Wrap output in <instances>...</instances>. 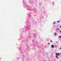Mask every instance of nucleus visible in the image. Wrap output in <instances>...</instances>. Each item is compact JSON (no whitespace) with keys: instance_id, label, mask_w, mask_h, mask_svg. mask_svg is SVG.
Listing matches in <instances>:
<instances>
[{"instance_id":"nucleus-1","label":"nucleus","mask_w":61,"mask_h":61,"mask_svg":"<svg viewBox=\"0 0 61 61\" xmlns=\"http://www.w3.org/2000/svg\"><path fill=\"white\" fill-rule=\"evenodd\" d=\"M60 55V54H59V53H56V58H57V59H58V57L57 56H59V55Z\"/></svg>"},{"instance_id":"nucleus-2","label":"nucleus","mask_w":61,"mask_h":61,"mask_svg":"<svg viewBox=\"0 0 61 61\" xmlns=\"http://www.w3.org/2000/svg\"><path fill=\"white\" fill-rule=\"evenodd\" d=\"M51 46V47H52V48H53V47H54V46L53 45H52Z\"/></svg>"},{"instance_id":"nucleus-3","label":"nucleus","mask_w":61,"mask_h":61,"mask_svg":"<svg viewBox=\"0 0 61 61\" xmlns=\"http://www.w3.org/2000/svg\"><path fill=\"white\" fill-rule=\"evenodd\" d=\"M55 35H57V34H56V32L55 33Z\"/></svg>"},{"instance_id":"nucleus-4","label":"nucleus","mask_w":61,"mask_h":61,"mask_svg":"<svg viewBox=\"0 0 61 61\" xmlns=\"http://www.w3.org/2000/svg\"><path fill=\"white\" fill-rule=\"evenodd\" d=\"M60 22V21H57V23H59Z\"/></svg>"},{"instance_id":"nucleus-5","label":"nucleus","mask_w":61,"mask_h":61,"mask_svg":"<svg viewBox=\"0 0 61 61\" xmlns=\"http://www.w3.org/2000/svg\"><path fill=\"white\" fill-rule=\"evenodd\" d=\"M55 23H56V22H54L53 23V24H55Z\"/></svg>"},{"instance_id":"nucleus-6","label":"nucleus","mask_w":61,"mask_h":61,"mask_svg":"<svg viewBox=\"0 0 61 61\" xmlns=\"http://www.w3.org/2000/svg\"><path fill=\"white\" fill-rule=\"evenodd\" d=\"M48 45H50V43H48Z\"/></svg>"},{"instance_id":"nucleus-7","label":"nucleus","mask_w":61,"mask_h":61,"mask_svg":"<svg viewBox=\"0 0 61 61\" xmlns=\"http://www.w3.org/2000/svg\"><path fill=\"white\" fill-rule=\"evenodd\" d=\"M57 30H60V29H58V28H57Z\"/></svg>"},{"instance_id":"nucleus-8","label":"nucleus","mask_w":61,"mask_h":61,"mask_svg":"<svg viewBox=\"0 0 61 61\" xmlns=\"http://www.w3.org/2000/svg\"><path fill=\"white\" fill-rule=\"evenodd\" d=\"M59 37L60 38H61V36H60Z\"/></svg>"},{"instance_id":"nucleus-9","label":"nucleus","mask_w":61,"mask_h":61,"mask_svg":"<svg viewBox=\"0 0 61 61\" xmlns=\"http://www.w3.org/2000/svg\"><path fill=\"white\" fill-rule=\"evenodd\" d=\"M55 47H56V46L55 45Z\"/></svg>"},{"instance_id":"nucleus-10","label":"nucleus","mask_w":61,"mask_h":61,"mask_svg":"<svg viewBox=\"0 0 61 61\" xmlns=\"http://www.w3.org/2000/svg\"><path fill=\"white\" fill-rule=\"evenodd\" d=\"M60 32H61V30H59Z\"/></svg>"},{"instance_id":"nucleus-11","label":"nucleus","mask_w":61,"mask_h":61,"mask_svg":"<svg viewBox=\"0 0 61 61\" xmlns=\"http://www.w3.org/2000/svg\"><path fill=\"white\" fill-rule=\"evenodd\" d=\"M61 49V47H60V48H59V49Z\"/></svg>"},{"instance_id":"nucleus-12","label":"nucleus","mask_w":61,"mask_h":61,"mask_svg":"<svg viewBox=\"0 0 61 61\" xmlns=\"http://www.w3.org/2000/svg\"><path fill=\"white\" fill-rule=\"evenodd\" d=\"M51 42H52V41H51Z\"/></svg>"},{"instance_id":"nucleus-13","label":"nucleus","mask_w":61,"mask_h":61,"mask_svg":"<svg viewBox=\"0 0 61 61\" xmlns=\"http://www.w3.org/2000/svg\"><path fill=\"white\" fill-rule=\"evenodd\" d=\"M60 28H61V26H60Z\"/></svg>"},{"instance_id":"nucleus-14","label":"nucleus","mask_w":61,"mask_h":61,"mask_svg":"<svg viewBox=\"0 0 61 61\" xmlns=\"http://www.w3.org/2000/svg\"><path fill=\"white\" fill-rule=\"evenodd\" d=\"M56 43H57V42H56Z\"/></svg>"},{"instance_id":"nucleus-15","label":"nucleus","mask_w":61,"mask_h":61,"mask_svg":"<svg viewBox=\"0 0 61 61\" xmlns=\"http://www.w3.org/2000/svg\"><path fill=\"white\" fill-rule=\"evenodd\" d=\"M45 61V60H44V61Z\"/></svg>"}]
</instances>
